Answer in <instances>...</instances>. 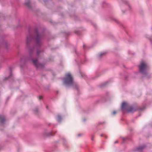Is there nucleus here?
<instances>
[{"instance_id": "6", "label": "nucleus", "mask_w": 152, "mask_h": 152, "mask_svg": "<svg viewBox=\"0 0 152 152\" xmlns=\"http://www.w3.org/2000/svg\"><path fill=\"white\" fill-rule=\"evenodd\" d=\"M127 106V104L126 102H123L122 104L121 108L124 109Z\"/></svg>"}, {"instance_id": "9", "label": "nucleus", "mask_w": 152, "mask_h": 152, "mask_svg": "<svg viewBox=\"0 0 152 152\" xmlns=\"http://www.w3.org/2000/svg\"><path fill=\"white\" fill-rule=\"evenodd\" d=\"M61 120V116L60 115H58L57 117V120L58 121H60Z\"/></svg>"}, {"instance_id": "15", "label": "nucleus", "mask_w": 152, "mask_h": 152, "mask_svg": "<svg viewBox=\"0 0 152 152\" xmlns=\"http://www.w3.org/2000/svg\"><path fill=\"white\" fill-rule=\"evenodd\" d=\"M25 4L27 6H28L29 5V3H26Z\"/></svg>"}, {"instance_id": "13", "label": "nucleus", "mask_w": 152, "mask_h": 152, "mask_svg": "<svg viewBox=\"0 0 152 152\" xmlns=\"http://www.w3.org/2000/svg\"><path fill=\"white\" fill-rule=\"evenodd\" d=\"M94 135H92V137H91V140H94Z\"/></svg>"}, {"instance_id": "20", "label": "nucleus", "mask_w": 152, "mask_h": 152, "mask_svg": "<svg viewBox=\"0 0 152 152\" xmlns=\"http://www.w3.org/2000/svg\"><path fill=\"white\" fill-rule=\"evenodd\" d=\"M84 45H83V47L84 48Z\"/></svg>"}, {"instance_id": "11", "label": "nucleus", "mask_w": 152, "mask_h": 152, "mask_svg": "<svg viewBox=\"0 0 152 152\" xmlns=\"http://www.w3.org/2000/svg\"><path fill=\"white\" fill-rule=\"evenodd\" d=\"M32 50L31 49H30L29 51V53L30 54H31V53H32Z\"/></svg>"}, {"instance_id": "17", "label": "nucleus", "mask_w": 152, "mask_h": 152, "mask_svg": "<svg viewBox=\"0 0 152 152\" xmlns=\"http://www.w3.org/2000/svg\"><path fill=\"white\" fill-rule=\"evenodd\" d=\"M35 112H37V109H35Z\"/></svg>"}, {"instance_id": "16", "label": "nucleus", "mask_w": 152, "mask_h": 152, "mask_svg": "<svg viewBox=\"0 0 152 152\" xmlns=\"http://www.w3.org/2000/svg\"><path fill=\"white\" fill-rule=\"evenodd\" d=\"M37 54L38 55L39 54V51L38 50H37Z\"/></svg>"}, {"instance_id": "10", "label": "nucleus", "mask_w": 152, "mask_h": 152, "mask_svg": "<svg viewBox=\"0 0 152 152\" xmlns=\"http://www.w3.org/2000/svg\"><path fill=\"white\" fill-rule=\"evenodd\" d=\"M105 54V53H101L99 54V56H100Z\"/></svg>"}, {"instance_id": "8", "label": "nucleus", "mask_w": 152, "mask_h": 152, "mask_svg": "<svg viewBox=\"0 0 152 152\" xmlns=\"http://www.w3.org/2000/svg\"><path fill=\"white\" fill-rule=\"evenodd\" d=\"M5 120L4 118L3 117L0 115V121L1 122V123H3Z\"/></svg>"}, {"instance_id": "2", "label": "nucleus", "mask_w": 152, "mask_h": 152, "mask_svg": "<svg viewBox=\"0 0 152 152\" xmlns=\"http://www.w3.org/2000/svg\"><path fill=\"white\" fill-rule=\"evenodd\" d=\"M147 67V64L144 61H142L139 66L140 72H143L146 69Z\"/></svg>"}, {"instance_id": "7", "label": "nucleus", "mask_w": 152, "mask_h": 152, "mask_svg": "<svg viewBox=\"0 0 152 152\" xmlns=\"http://www.w3.org/2000/svg\"><path fill=\"white\" fill-rule=\"evenodd\" d=\"M32 37L30 35L28 36L26 38V43L28 44V43L31 40V39H32Z\"/></svg>"}, {"instance_id": "1", "label": "nucleus", "mask_w": 152, "mask_h": 152, "mask_svg": "<svg viewBox=\"0 0 152 152\" xmlns=\"http://www.w3.org/2000/svg\"><path fill=\"white\" fill-rule=\"evenodd\" d=\"M64 83L66 85H72L73 83V78L70 73H67L65 75V77L63 79Z\"/></svg>"}, {"instance_id": "3", "label": "nucleus", "mask_w": 152, "mask_h": 152, "mask_svg": "<svg viewBox=\"0 0 152 152\" xmlns=\"http://www.w3.org/2000/svg\"><path fill=\"white\" fill-rule=\"evenodd\" d=\"M32 61L33 64L37 67H38L40 66V64H39L38 62V60L37 59H34L32 60Z\"/></svg>"}, {"instance_id": "5", "label": "nucleus", "mask_w": 152, "mask_h": 152, "mask_svg": "<svg viewBox=\"0 0 152 152\" xmlns=\"http://www.w3.org/2000/svg\"><path fill=\"white\" fill-rule=\"evenodd\" d=\"M127 110L129 112H133L135 111V110L133 107H130L128 108Z\"/></svg>"}, {"instance_id": "18", "label": "nucleus", "mask_w": 152, "mask_h": 152, "mask_svg": "<svg viewBox=\"0 0 152 152\" xmlns=\"http://www.w3.org/2000/svg\"><path fill=\"white\" fill-rule=\"evenodd\" d=\"M118 142V141H115V143H116L117 142Z\"/></svg>"}, {"instance_id": "12", "label": "nucleus", "mask_w": 152, "mask_h": 152, "mask_svg": "<svg viewBox=\"0 0 152 152\" xmlns=\"http://www.w3.org/2000/svg\"><path fill=\"white\" fill-rule=\"evenodd\" d=\"M42 96H39V99L40 100L41 99H42Z\"/></svg>"}, {"instance_id": "4", "label": "nucleus", "mask_w": 152, "mask_h": 152, "mask_svg": "<svg viewBox=\"0 0 152 152\" xmlns=\"http://www.w3.org/2000/svg\"><path fill=\"white\" fill-rule=\"evenodd\" d=\"M40 39V35L38 33H37L36 40L37 41V43L38 44L39 43V42Z\"/></svg>"}, {"instance_id": "19", "label": "nucleus", "mask_w": 152, "mask_h": 152, "mask_svg": "<svg viewBox=\"0 0 152 152\" xmlns=\"http://www.w3.org/2000/svg\"><path fill=\"white\" fill-rule=\"evenodd\" d=\"M78 135V136H80V134H79Z\"/></svg>"}, {"instance_id": "14", "label": "nucleus", "mask_w": 152, "mask_h": 152, "mask_svg": "<svg viewBox=\"0 0 152 152\" xmlns=\"http://www.w3.org/2000/svg\"><path fill=\"white\" fill-rule=\"evenodd\" d=\"M116 112L115 111H114L113 112V114H114V115H115V114H116Z\"/></svg>"}]
</instances>
